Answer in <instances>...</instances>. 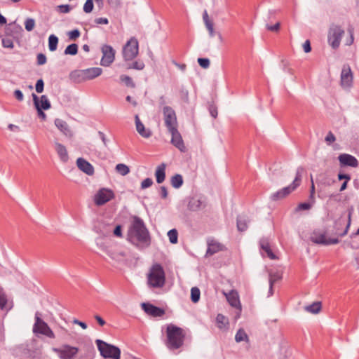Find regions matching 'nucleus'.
<instances>
[{
  "instance_id": "nucleus-1",
  "label": "nucleus",
  "mask_w": 359,
  "mask_h": 359,
  "mask_svg": "<svg viewBox=\"0 0 359 359\" xmlns=\"http://www.w3.org/2000/svg\"><path fill=\"white\" fill-rule=\"evenodd\" d=\"M128 240L137 246L139 244L147 247L150 244V236L143 220L135 216L128 231Z\"/></svg>"
},
{
  "instance_id": "nucleus-2",
  "label": "nucleus",
  "mask_w": 359,
  "mask_h": 359,
  "mask_svg": "<svg viewBox=\"0 0 359 359\" xmlns=\"http://www.w3.org/2000/svg\"><path fill=\"white\" fill-rule=\"evenodd\" d=\"M166 346L170 350L180 348L184 344L185 332L180 327L169 324L166 327Z\"/></svg>"
},
{
  "instance_id": "nucleus-3",
  "label": "nucleus",
  "mask_w": 359,
  "mask_h": 359,
  "mask_svg": "<svg viewBox=\"0 0 359 359\" xmlns=\"http://www.w3.org/2000/svg\"><path fill=\"white\" fill-rule=\"evenodd\" d=\"M165 282V271L159 264H154L147 275V283L149 287L159 288L163 287Z\"/></svg>"
},
{
  "instance_id": "nucleus-4",
  "label": "nucleus",
  "mask_w": 359,
  "mask_h": 359,
  "mask_svg": "<svg viewBox=\"0 0 359 359\" xmlns=\"http://www.w3.org/2000/svg\"><path fill=\"white\" fill-rule=\"evenodd\" d=\"M304 172L303 167H299L296 171V176L292 183L289 186L281 189L271 195V199L273 201H278L288 196L290 193L294 191L301 184L302 175Z\"/></svg>"
},
{
  "instance_id": "nucleus-5",
  "label": "nucleus",
  "mask_w": 359,
  "mask_h": 359,
  "mask_svg": "<svg viewBox=\"0 0 359 359\" xmlns=\"http://www.w3.org/2000/svg\"><path fill=\"white\" fill-rule=\"evenodd\" d=\"M309 238L313 243L326 246L339 243V238L337 237L327 236V231L321 229L313 230L311 233Z\"/></svg>"
},
{
  "instance_id": "nucleus-6",
  "label": "nucleus",
  "mask_w": 359,
  "mask_h": 359,
  "mask_svg": "<svg viewBox=\"0 0 359 359\" xmlns=\"http://www.w3.org/2000/svg\"><path fill=\"white\" fill-rule=\"evenodd\" d=\"M95 343L97 346L100 355L104 358H121V350L118 347L109 344L101 339H97Z\"/></svg>"
},
{
  "instance_id": "nucleus-7",
  "label": "nucleus",
  "mask_w": 359,
  "mask_h": 359,
  "mask_svg": "<svg viewBox=\"0 0 359 359\" xmlns=\"http://www.w3.org/2000/svg\"><path fill=\"white\" fill-rule=\"evenodd\" d=\"M33 332L36 334H42L50 339H55V335L48 325L41 318V313L39 311L35 313Z\"/></svg>"
},
{
  "instance_id": "nucleus-8",
  "label": "nucleus",
  "mask_w": 359,
  "mask_h": 359,
  "mask_svg": "<svg viewBox=\"0 0 359 359\" xmlns=\"http://www.w3.org/2000/svg\"><path fill=\"white\" fill-rule=\"evenodd\" d=\"M344 34V30L340 26L333 24L330 27L327 41L333 49H337L339 47Z\"/></svg>"
},
{
  "instance_id": "nucleus-9",
  "label": "nucleus",
  "mask_w": 359,
  "mask_h": 359,
  "mask_svg": "<svg viewBox=\"0 0 359 359\" xmlns=\"http://www.w3.org/2000/svg\"><path fill=\"white\" fill-rule=\"evenodd\" d=\"M138 41L135 37H132L123 48V56L126 61L133 60L138 54Z\"/></svg>"
},
{
  "instance_id": "nucleus-10",
  "label": "nucleus",
  "mask_w": 359,
  "mask_h": 359,
  "mask_svg": "<svg viewBox=\"0 0 359 359\" xmlns=\"http://www.w3.org/2000/svg\"><path fill=\"white\" fill-rule=\"evenodd\" d=\"M52 351L57 353L60 359H73L79 352V348L68 344L60 348L53 347Z\"/></svg>"
},
{
  "instance_id": "nucleus-11",
  "label": "nucleus",
  "mask_w": 359,
  "mask_h": 359,
  "mask_svg": "<svg viewBox=\"0 0 359 359\" xmlns=\"http://www.w3.org/2000/svg\"><path fill=\"white\" fill-rule=\"evenodd\" d=\"M353 211V208L348 210V222L344 230H341V227L345 224V222L343 219H339L334 222L335 231L332 233V237H337L338 238L339 236L343 237L347 234L349 226L351 225V215Z\"/></svg>"
},
{
  "instance_id": "nucleus-12",
  "label": "nucleus",
  "mask_w": 359,
  "mask_h": 359,
  "mask_svg": "<svg viewBox=\"0 0 359 359\" xmlns=\"http://www.w3.org/2000/svg\"><path fill=\"white\" fill-rule=\"evenodd\" d=\"M165 125L168 130L177 128V121L175 111L168 106H165L163 109Z\"/></svg>"
},
{
  "instance_id": "nucleus-13",
  "label": "nucleus",
  "mask_w": 359,
  "mask_h": 359,
  "mask_svg": "<svg viewBox=\"0 0 359 359\" xmlns=\"http://www.w3.org/2000/svg\"><path fill=\"white\" fill-rule=\"evenodd\" d=\"M101 50L102 53L101 65L109 67L114 61L116 51L109 45H103Z\"/></svg>"
},
{
  "instance_id": "nucleus-14",
  "label": "nucleus",
  "mask_w": 359,
  "mask_h": 359,
  "mask_svg": "<svg viewBox=\"0 0 359 359\" xmlns=\"http://www.w3.org/2000/svg\"><path fill=\"white\" fill-rule=\"evenodd\" d=\"M114 192L109 189L102 188L100 189L95 196L94 201L97 205H102L114 198Z\"/></svg>"
},
{
  "instance_id": "nucleus-15",
  "label": "nucleus",
  "mask_w": 359,
  "mask_h": 359,
  "mask_svg": "<svg viewBox=\"0 0 359 359\" xmlns=\"http://www.w3.org/2000/svg\"><path fill=\"white\" fill-rule=\"evenodd\" d=\"M353 76L348 65H344L341 72V86L343 88H350L353 86Z\"/></svg>"
},
{
  "instance_id": "nucleus-16",
  "label": "nucleus",
  "mask_w": 359,
  "mask_h": 359,
  "mask_svg": "<svg viewBox=\"0 0 359 359\" xmlns=\"http://www.w3.org/2000/svg\"><path fill=\"white\" fill-rule=\"evenodd\" d=\"M168 131L172 135L171 143L180 151L184 152L186 151V147L184 146L182 137L177 130V128H172Z\"/></svg>"
},
{
  "instance_id": "nucleus-17",
  "label": "nucleus",
  "mask_w": 359,
  "mask_h": 359,
  "mask_svg": "<svg viewBox=\"0 0 359 359\" xmlns=\"http://www.w3.org/2000/svg\"><path fill=\"white\" fill-rule=\"evenodd\" d=\"M142 308L144 311L153 317H161L165 314V311L149 303H142Z\"/></svg>"
},
{
  "instance_id": "nucleus-18",
  "label": "nucleus",
  "mask_w": 359,
  "mask_h": 359,
  "mask_svg": "<svg viewBox=\"0 0 359 359\" xmlns=\"http://www.w3.org/2000/svg\"><path fill=\"white\" fill-rule=\"evenodd\" d=\"M340 165L342 166H350L357 168L358 166V161L352 155L348 154H341L338 156Z\"/></svg>"
},
{
  "instance_id": "nucleus-19",
  "label": "nucleus",
  "mask_w": 359,
  "mask_h": 359,
  "mask_svg": "<svg viewBox=\"0 0 359 359\" xmlns=\"http://www.w3.org/2000/svg\"><path fill=\"white\" fill-rule=\"evenodd\" d=\"M259 245L261 249V253L263 255L266 254V256L269 257L271 259H277L276 256L271 249L269 241L267 238H262L259 241Z\"/></svg>"
},
{
  "instance_id": "nucleus-20",
  "label": "nucleus",
  "mask_w": 359,
  "mask_h": 359,
  "mask_svg": "<svg viewBox=\"0 0 359 359\" xmlns=\"http://www.w3.org/2000/svg\"><path fill=\"white\" fill-rule=\"evenodd\" d=\"M76 165L80 170L88 175H93L94 174L95 170L93 166L83 158H77Z\"/></svg>"
},
{
  "instance_id": "nucleus-21",
  "label": "nucleus",
  "mask_w": 359,
  "mask_h": 359,
  "mask_svg": "<svg viewBox=\"0 0 359 359\" xmlns=\"http://www.w3.org/2000/svg\"><path fill=\"white\" fill-rule=\"evenodd\" d=\"M54 147L60 160L63 163H67L69 161V155L65 146L61 143L55 142L54 143Z\"/></svg>"
},
{
  "instance_id": "nucleus-22",
  "label": "nucleus",
  "mask_w": 359,
  "mask_h": 359,
  "mask_svg": "<svg viewBox=\"0 0 359 359\" xmlns=\"http://www.w3.org/2000/svg\"><path fill=\"white\" fill-rule=\"evenodd\" d=\"M135 126L137 133L144 138H149L151 135V132L149 129H146L144 124L141 122L138 115H135Z\"/></svg>"
},
{
  "instance_id": "nucleus-23",
  "label": "nucleus",
  "mask_w": 359,
  "mask_h": 359,
  "mask_svg": "<svg viewBox=\"0 0 359 359\" xmlns=\"http://www.w3.org/2000/svg\"><path fill=\"white\" fill-rule=\"evenodd\" d=\"M102 73V68L100 67H90L84 69V72L81 74H84V79L92 80L97 76H100Z\"/></svg>"
},
{
  "instance_id": "nucleus-24",
  "label": "nucleus",
  "mask_w": 359,
  "mask_h": 359,
  "mask_svg": "<svg viewBox=\"0 0 359 359\" xmlns=\"http://www.w3.org/2000/svg\"><path fill=\"white\" fill-rule=\"evenodd\" d=\"M55 125L65 136L69 137H72L73 133L66 121L56 118L55 120Z\"/></svg>"
},
{
  "instance_id": "nucleus-25",
  "label": "nucleus",
  "mask_w": 359,
  "mask_h": 359,
  "mask_svg": "<svg viewBox=\"0 0 359 359\" xmlns=\"http://www.w3.org/2000/svg\"><path fill=\"white\" fill-rule=\"evenodd\" d=\"M165 163H161L156 168L155 177L156 182L158 184L163 182L165 179Z\"/></svg>"
},
{
  "instance_id": "nucleus-26",
  "label": "nucleus",
  "mask_w": 359,
  "mask_h": 359,
  "mask_svg": "<svg viewBox=\"0 0 359 359\" xmlns=\"http://www.w3.org/2000/svg\"><path fill=\"white\" fill-rule=\"evenodd\" d=\"M222 245H221L219 243L212 241L208 243V247L206 252V255H212L219 251L222 250Z\"/></svg>"
},
{
  "instance_id": "nucleus-27",
  "label": "nucleus",
  "mask_w": 359,
  "mask_h": 359,
  "mask_svg": "<svg viewBox=\"0 0 359 359\" xmlns=\"http://www.w3.org/2000/svg\"><path fill=\"white\" fill-rule=\"evenodd\" d=\"M226 299L231 306L234 308H241L239 297L236 292H230L226 295Z\"/></svg>"
},
{
  "instance_id": "nucleus-28",
  "label": "nucleus",
  "mask_w": 359,
  "mask_h": 359,
  "mask_svg": "<svg viewBox=\"0 0 359 359\" xmlns=\"http://www.w3.org/2000/svg\"><path fill=\"white\" fill-rule=\"evenodd\" d=\"M249 220L246 216L240 215L237 218V228L240 231H244L248 228V223Z\"/></svg>"
},
{
  "instance_id": "nucleus-29",
  "label": "nucleus",
  "mask_w": 359,
  "mask_h": 359,
  "mask_svg": "<svg viewBox=\"0 0 359 359\" xmlns=\"http://www.w3.org/2000/svg\"><path fill=\"white\" fill-rule=\"evenodd\" d=\"M217 327L220 330H226L228 328V319L222 314H218L216 317Z\"/></svg>"
},
{
  "instance_id": "nucleus-30",
  "label": "nucleus",
  "mask_w": 359,
  "mask_h": 359,
  "mask_svg": "<svg viewBox=\"0 0 359 359\" xmlns=\"http://www.w3.org/2000/svg\"><path fill=\"white\" fill-rule=\"evenodd\" d=\"M105 252L113 260L116 262L122 261L125 257V254L122 252H117L109 249H106Z\"/></svg>"
},
{
  "instance_id": "nucleus-31",
  "label": "nucleus",
  "mask_w": 359,
  "mask_h": 359,
  "mask_svg": "<svg viewBox=\"0 0 359 359\" xmlns=\"http://www.w3.org/2000/svg\"><path fill=\"white\" fill-rule=\"evenodd\" d=\"M170 183L174 188L179 189L183 184L182 176L180 174L175 175L171 177Z\"/></svg>"
},
{
  "instance_id": "nucleus-32",
  "label": "nucleus",
  "mask_w": 359,
  "mask_h": 359,
  "mask_svg": "<svg viewBox=\"0 0 359 359\" xmlns=\"http://www.w3.org/2000/svg\"><path fill=\"white\" fill-rule=\"evenodd\" d=\"M321 309V303L316 302L305 307V310L309 313L316 314L320 312Z\"/></svg>"
},
{
  "instance_id": "nucleus-33",
  "label": "nucleus",
  "mask_w": 359,
  "mask_h": 359,
  "mask_svg": "<svg viewBox=\"0 0 359 359\" xmlns=\"http://www.w3.org/2000/svg\"><path fill=\"white\" fill-rule=\"evenodd\" d=\"M32 97H33V100H34V105H35V107H36V108L37 109V111H38L39 116L44 120L46 118V115L42 111L43 109H41L40 107L38 96L36 95H35L34 93H33L32 94Z\"/></svg>"
},
{
  "instance_id": "nucleus-34",
  "label": "nucleus",
  "mask_w": 359,
  "mask_h": 359,
  "mask_svg": "<svg viewBox=\"0 0 359 359\" xmlns=\"http://www.w3.org/2000/svg\"><path fill=\"white\" fill-rule=\"evenodd\" d=\"M58 43V38L54 35H50L48 38V48L50 51H55L57 49Z\"/></svg>"
},
{
  "instance_id": "nucleus-35",
  "label": "nucleus",
  "mask_w": 359,
  "mask_h": 359,
  "mask_svg": "<svg viewBox=\"0 0 359 359\" xmlns=\"http://www.w3.org/2000/svg\"><path fill=\"white\" fill-rule=\"evenodd\" d=\"M82 72H84V69L72 72L70 74L71 78L76 82H82L86 81L84 79V74H81Z\"/></svg>"
},
{
  "instance_id": "nucleus-36",
  "label": "nucleus",
  "mask_w": 359,
  "mask_h": 359,
  "mask_svg": "<svg viewBox=\"0 0 359 359\" xmlns=\"http://www.w3.org/2000/svg\"><path fill=\"white\" fill-rule=\"evenodd\" d=\"M235 340L238 343L243 341H248V337L243 329H239L236 334Z\"/></svg>"
},
{
  "instance_id": "nucleus-37",
  "label": "nucleus",
  "mask_w": 359,
  "mask_h": 359,
  "mask_svg": "<svg viewBox=\"0 0 359 359\" xmlns=\"http://www.w3.org/2000/svg\"><path fill=\"white\" fill-rule=\"evenodd\" d=\"M116 170L122 176L128 175L130 172L128 166L123 163L117 164L116 165Z\"/></svg>"
},
{
  "instance_id": "nucleus-38",
  "label": "nucleus",
  "mask_w": 359,
  "mask_h": 359,
  "mask_svg": "<svg viewBox=\"0 0 359 359\" xmlns=\"http://www.w3.org/2000/svg\"><path fill=\"white\" fill-rule=\"evenodd\" d=\"M201 292L197 287H194L191 290V299L194 303H197L200 299Z\"/></svg>"
},
{
  "instance_id": "nucleus-39",
  "label": "nucleus",
  "mask_w": 359,
  "mask_h": 359,
  "mask_svg": "<svg viewBox=\"0 0 359 359\" xmlns=\"http://www.w3.org/2000/svg\"><path fill=\"white\" fill-rule=\"evenodd\" d=\"M168 236L172 244H176L178 241V232L175 229H172L168 232Z\"/></svg>"
},
{
  "instance_id": "nucleus-40",
  "label": "nucleus",
  "mask_w": 359,
  "mask_h": 359,
  "mask_svg": "<svg viewBox=\"0 0 359 359\" xmlns=\"http://www.w3.org/2000/svg\"><path fill=\"white\" fill-rule=\"evenodd\" d=\"M78 53V45L72 43L65 48L64 53L65 55H75Z\"/></svg>"
},
{
  "instance_id": "nucleus-41",
  "label": "nucleus",
  "mask_w": 359,
  "mask_h": 359,
  "mask_svg": "<svg viewBox=\"0 0 359 359\" xmlns=\"http://www.w3.org/2000/svg\"><path fill=\"white\" fill-rule=\"evenodd\" d=\"M120 79H121V81L122 82H123L126 84V86L130 87V88H135V83L133 82L132 78L130 77L129 76L121 75L120 76Z\"/></svg>"
},
{
  "instance_id": "nucleus-42",
  "label": "nucleus",
  "mask_w": 359,
  "mask_h": 359,
  "mask_svg": "<svg viewBox=\"0 0 359 359\" xmlns=\"http://www.w3.org/2000/svg\"><path fill=\"white\" fill-rule=\"evenodd\" d=\"M40 102H41L40 107L41 109H43V110H48L50 108V102L48 100L46 95H41Z\"/></svg>"
},
{
  "instance_id": "nucleus-43",
  "label": "nucleus",
  "mask_w": 359,
  "mask_h": 359,
  "mask_svg": "<svg viewBox=\"0 0 359 359\" xmlns=\"http://www.w3.org/2000/svg\"><path fill=\"white\" fill-rule=\"evenodd\" d=\"M189 209L196 211L202 206V202L200 200H192L189 204Z\"/></svg>"
},
{
  "instance_id": "nucleus-44",
  "label": "nucleus",
  "mask_w": 359,
  "mask_h": 359,
  "mask_svg": "<svg viewBox=\"0 0 359 359\" xmlns=\"http://www.w3.org/2000/svg\"><path fill=\"white\" fill-rule=\"evenodd\" d=\"M7 304V297L3 290V289L0 287V309L4 310L6 308V305Z\"/></svg>"
},
{
  "instance_id": "nucleus-45",
  "label": "nucleus",
  "mask_w": 359,
  "mask_h": 359,
  "mask_svg": "<svg viewBox=\"0 0 359 359\" xmlns=\"http://www.w3.org/2000/svg\"><path fill=\"white\" fill-rule=\"evenodd\" d=\"M180 97L184 102H189V91L185 88L182 87L180 90Z\"/></svg>"
},
{
  "instance_id": "nucleus-46",
  "label": "nucleus",
  "mask_w": 359,
  "mask_h": 359,
  "mask_svg": "<svg viewBox=\"0 0 359 359\" xmlns=\"http://www.w3.org/2000/svg\"><path fill=\"white\" fill-rule=\"evenodd\" d=\"M35 26V21L33 18H27L25 22V27L27 31L31 32Z\"/></svg>"
},
{
  "instance_id": "nucleus-47",
  "label": "nucleus",
  "mask_w": 359,
  "mask_h": 359,
  "mask_svg": "<svg viewBox=\"0 0 359 359\" xmlns=\"http://www.w3.org/2000/svg\"><path fill=\"white\" fill-rule=\"evenodd\" d=\"M144 67V64L142 61H135L131 65L128 67V69H135L137 70H142Z\"/></svg>"
},
{
  "instance_id": "nucleus-48",
  "label": "nucleus",
  "mask_w": 359,
  "mask_h": 359,
  "mask_svg": "<svg viewBox=\"0 0 359 359\" xmlns=\"http://www.w3.org/2000/svg\"><path fill=\"white\" fill-rule=\"evenodd\" d=\"M93 1L86 0L83 6V11L86 13H89L93 11Z\"/></svg>"
},
{
  "instance_id": "nucleus-49",
  "label": "nucleus",
  "mask_w": 359,
  "mask_h": 359,
  "mask_svg": "<svg viewBox=\"0 0 359 359\" xmlns=\"http://www.w3.org/2000/svg\"><path fill=\"white\" fill-rule=\"evenodd\" d=\"M311 207H312V203H301L297 207L296 211L308 210H310L311 208Z\"/></svg>"
},
{
  "instance_id": "nucleus-50",
  "label": "nucleus",
  "mask_w": 359,
  "mask_h": 359,
  "mask_svg": "<svg viewBox=\"0 0 359 359\" xmlns=\"http://www.w3.org/2000/svg\"><path fill=\"white\" fill-rule=\"evenodd\" d=\"M198 62L199 65L204 69L208 68L210 64V60L208 58H198Z\"/></svg>"
},
{
  "instance_id": "nucleus-51",
  "label": "nucleus",
  "mask_w": 359,
  "mask_h": 359,
  "mask_svg": "<svg viewBox=\"0 0 359 359\" xmlns=\"http://www.w3.org/2000/svg\"><path fill=\"white\" fill-rule=\"evenodd\" d=\"M80 32L76 29L68 32V36L70 40H76L80 36Z\"/></svg>"
},
{
  "instance_id": "nucleus-52",
  "label": "nucleus",
  "mask_w": 359,
  "mask_h": 359,
  "mask_svg": "<svg viewBox=\"0 0 359 359\" xmlns=\"http://www.w3.org/2000/svg\"><path fill=\"white\" fill-rule=\"evenodd\" d=\"M153 184V180L151 178H146L141 183V189H144L150 187Z\"/></svg>"
},
{
  "instance_id": "nucleus-53",
  "label": "nucleus",
  "mask_w": 359,
  "mask_h": 359,
  "mask_svg": "<svg viewBox=\"0 0 359 359\" xmlns=\"http://www.w3.org/2000/svg\"><path fill=\"white\" fill-rule=\"evenodd\" d=\"M36 60L38 65H43L46 62V56L43 53H39Z\"/></svg>"
},
{
  "instance_id": "nucleus-54",
  "label": "nucleus",
  "mask_w": 359,
  "mask_h": 359,
  "mask_svg": "<svg viewBox=\"0 0 359 359\" xmlns=\"http://www.w3.org/2000/svg\"><path fill=\"white\" fill-rule=\"evenodd\" d=\"M43 86H44L43 81L41 79H39L36 83V91L38 93H42L43 90Z\"/></svg>"
},
{
  "instance_id": "nucleus-55",
  "label": "nucleus",
  "mask_w": 359,
  "mask_h": 359,
  "mask_svg": "<svg viewBox=\"0 0 359 359\" xmlns=\"http://www.w3.org/2000/svg\"><path fill=\"white\" fill-rule=\"evenodd\" d=\"M2 46L4 48H13V42L10 39H2Z\"/></svg>"
},
{
  "instance_id": "nucleus-56",
  "label": "nucleus",
  "mask_w": 359,
  "mask_h": 359,
  "mask_svg": "<svg viewBox=\"0 0 359 359\" xmlns=\"http://www.w3.org/2000/svg\"><path fill=\"white\" fill-rule=\"evenodd\" d=\"M336 140L335 136L332 132H329L325 137V141L330 144Z\"/></svg>"
},
{
  "instance_id": "nucleus-57",
  "label": "nucleus",
  "mask_w": 359,
  "mask_h": 359,
  "mask_svg": "<svg viewBox=\"0 0 359 359\" xmlns=\"http://www.w3.org/2000/svg\"><path fill=\"white\" fill-rule=\"evenodd\" d=\"M280 22H277L274 25H266V29L271 32H278L280 29Z\"/></svg>"
},
{
  "instance_id": "nucleus-58",
  "label": "nucleus",
  "mask_w": 359,
  "mask_h": 359,
  "mask_svg": "<svg viewBox=\"0 0 359 359\" xmlns=\"http://www.w3.org/2000/svg\"><path fill=\"white\" fill-rule=\"evenodd\" d=\"M206 28L208 29V32H209V34L211 37H213L215 36V31H214V27H213V23L211 22H207L206 25Z\"/></svg>"
},
{
  "instance_id": "nucleus-59",
  "label": "nucleus",
  "mask_w": 359,
  "mask_h": 359,
  "mask_svg": "<svg viewBox=\"0 0 359 359\" xmlns=\"http://www.w3.org/2000/svg\"><path fill=\"white\" fill-rule=\"evenodd\" d=\"M209 112L213 118H215L217 116V109L215 105H210Z\"/></svg>"
},
{
  "instance_id": "nucleus-60",
  "label": "nucleus",
  "mask_w": 359,
  "mask_h": 359,
  "mask_svg": "<svg viewBox=\"0 0 359 359\" xmlns=\"http://www.w3.org/2000/svg\"><path fill=\"white\" fill-rule=\"evenodd\" d=\"M60 12L62 13H67L70 11V6L69 5H60L58 6Z\"/></svg>"
},
{
  "instance_id": "nucleus-61",
  "label": "nucleus",
  "mask_w": 359,
  "mask_h": 359,
  "mask_svg": "<svg viewBox=\"0 0 359 359\" xmlns=\"http://www.w3.org/2000/svg\"><path fill=\"white\" fill-rule=\"evenodd\" d=\"M14 96L18 101H22L24 99L23 93L20 90H15L14 91Z\"/></svg>"
},
{
  "instance_id": "nucleus-62",
  "label": "nucleus",
  "mask_w": 359,
  "mask_h": 359,
  "mask_svg": "<svg viewBox=\"0 0 359 359\" xmlns=\"http://www.w3.org/2000/svg\"><path fill=\"white\" fill-rule=\"evenodd\" d=\"M314 195H315V186H314L313 180L311 179V186L309 198L312 201V203H313L315 201Z\"/></svg>"
},
{
  "instance_id": "nucleus-63",
  "label": "nucleus",
  "mask_w": 359,
  "mask_h": 359,
  "mask_svg": "<svg viewBox=\"0 0 359 359\" xmlns=\"http://www.w3.org/2000/svg\"><path fill=\"white\" fill-rule=\"evenodd\" d=\"M303 48L305 53H309L311 50V43L309 40H306L303 44Z\"/></svg>"
},
{
  "instance_id": "nucleus-64",
  "label": "nucleus",
  "mask_w": 359,
  "mask_h": 359,
  "mask_svg": "<svg viewBox=\"0 0 359 359\" xmlns=\"http://www.w3.org/2000/svg\"><path fill=\"white\" fill-rule=\"evenodd\" d=\"M114 234L116 236H118V237H121L122 236V229H121V226L120 225H117L114 230Z\"/></svg>"
}]
</instances>
